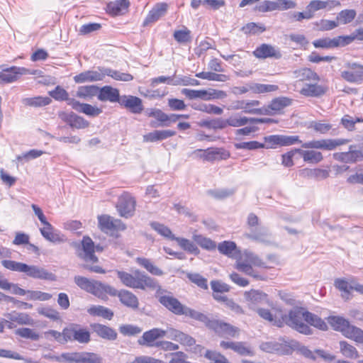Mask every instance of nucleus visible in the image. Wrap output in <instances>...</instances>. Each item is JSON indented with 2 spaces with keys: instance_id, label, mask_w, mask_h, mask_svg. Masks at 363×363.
Wrapping results in <instances>:
<instances>
[{
  "instance_id": "nucleus-55",
  "label": "nucleus",
  "mask_w": 363,
  "mask_h": 363,
  "mask_svg": "<svg viewBox=\"0 0 363 363\" xmlns=\"http://www.w3.org/2000/svg\"><path fill=\"white\" fill-rule=\"evenodd\" d=\"M118 330L124 336H136L143 331L142 328L132 324L121 325Z\"/></svg>"
},
{
  "instance_id": "nucleus-44",
  "label": "nucleus",
  "mask_w": 363,
  "mask_h": 363,
  "mask_svg": "<svg viewBox=\"0 0 363 363\" xmlns=\"http://www.w3.org/2000/svg\"><path fill=\"white\" fill-rule=\"evenodd\" d=\"M52 100L48 96H35L31 98H26L23 100V104L33 107H43L51 103Z\"/></svg>"
},
{
  "instance_id": "nucleus-41",
  "label": "nucleus",
  "mask_w": 363,
  "mask_h": 363,
  "mask_svg": "<svg viewBox=\"0 0 363 363\" xmlns=\"http://www.w3.org/2000/svg\"><path fill=\"white\" fill-rule=\"evenodd\" d=\"M339 345L340 351L344 357L352 359H355L359 357V352L353 345L346 341H340Z\"/></svg>"
},
{
  "instance_id": "nucleus-42",
  "label": "nucleus",
  "mask_w": 363,
  "mask_h": 363,
  "mask_svg": "<svg viewBox=\"0 0 363 363\" xmlns=\"http://www.w3.org/2000/svg\"><path fill=\"white\" fill-rule=\"evenodd\" d=\"M245 296L252 304L268 303L267 295L260 291L252 290L247 292Z\"/></svg>"
},
{
  "instance_id": "nucleus-25",
  "label": "nucleus",
  "mask_w": 363,
  "mask_h": 363,
  "mask_svg": "<svg viewBox=\"0 0 363 363\" xmlns=\"http://www.w3.org/2000/svg\"><path fill=\"white\" fill-rule=\"evenodd\" d=\"M333 157L340 162L345 163H354L363 160V152L360 150H352V146L350 150L346 152H336Z\"/></svg>"
},
{
  "instance_id": "nucleus-64",
  "label": "nucleus",
  "mask_w": 363,
  "mask_h": 363,
  "mask_svg": "<svg viewBox=\"0 0 363 363\" xmlns=\"http://www.w3.org/2000/svg\"><path fill=\"white\" fill-rule=\"evenodd\" d=\"M363 122V118L352 117L350 115H345L341 119L342 125L350 131L354 129L357 123Z\"/></svg>"
},
{
  "instance_id": "nucleus-60",
  "label": "nucleus",
  "mask_w": 363,
  "mask_h": 363,
  "mask_svg": "<svg viewBox=\"0 0 363 363\" xmlns=\"http://www.w3.org/2000/svg\"><path fill=\"white\" fill-rule=\"evenodd\" d=\"M315 29L320 31L331 30L339 26V23L336 21H330L322 19L313 23Z\"/></svg>"
},
{
  "instance_id": "nucleus-39",
  "label": "nucleus",
  "mask_w": 363,
  "mask_h": 363,
  "mask_svg": "<svg viewBox=\"0 0 363 363\" xmlns=\"http://www.w3.org/2000/svg\"><path fill=\"white\" fill-rule=\"evenodd\" d=\"M260 101L258 100H245L244 112L249 114L264 115L269 113L264 110V107L259 108Z\"/></svg>"
},
{
  "instance_id": "nucleus-45",
  "label": "nucleus",
  "mask_w": 363,
  "mask_h": 363,
  "mask_svg": "<svg viewBox=\"0 0 363 363\" xmlns=\"http://www.w3.org/2000/svg\"><path fill=\"white\" fill-rule=\"evenodd\" d=\"M196 77L209 81L225 82L229 79V77L223 74H217L212 72H201L196 74Z\"/></svg>"
},
{
  "instance_id": "nucleus-22",
  "label": "nucleus",
  "mask_w": 363,
  "mask_h": 363,
  "mask_svg": "<svg viewBox=\"0 0 363 363\" xmlns=\"http://www.w3.org/2000/svg\"><path fill=\"white\" fill-rule=\"evenodd\" d=\"M314 82L306 84L300 90V94L306 97H320L327 92L328 86L318 84V82Z\"/></svg>"
},
{
  "instance_id": "nucleus-12",
  "label": "nucleus",
  "mask_w": 363,
  "mask_h": 363,
  "mask_svg": "<svg viewBox=\"0 0 363 363\" xmlns=\"http://www.w3.org/2000/svg\"><path fill=\"white\" fill-rule=\"evenodd\" d=\"M166 333L164 330L158 328H152L145 332L138 340L139 345L145 347H156L155 342L157 339L165 337Z\"/></svg>"
},
{
  "instance_id": "nucleus-31",
  "label": "nucleus",
  "mask_w": 363,
  "mask_h": 363,
  "mask_svg": "<svg viewBox=\"0 0 363 363\" xmlns=\"http://www.w3.org/2000/svg\"><path fill=\"white\" fill-rule=\"evenodd\" d=\"M218 250L219 252L229 257L235 258L238 260L240 255H242L238 249L236 244L231 241H223L218 244Z\"/></svg>"
},
{
  "instance_id": "nucleus-40",
  "label": "nucleus",
  "mask_w": 363,
  "mask_h": 363,
  "mask_svg": "<svg viewBox=\"0 0 363 363\" xmlns=\"http://www.w3.org/2000/svg\"><path fill=\"white\" fill-rule=\"evenodd\" d=\"M340 5V3L335 0H313L311 1L308 4L309 9L313 10L314 12L325 8L332 9Z\"/></svg>"
},
{
  "instance_id": "nucleus-27",
  "label": "nucleus",
  "mask_w": 363,
  "mask_h": 363,
  "mask_svg": "<svg viewBox=\"0 0 363 363\" xmlns=\"http://www.w3.org/2000/svg\"><path fill=\"white\" fill-rule=\"evenodd\" d=\"M291 102L292 99L290 98L285 96L277 97L273 99L267 106H264V110L269 112V113H264V115L272 116L290 106Z\"/></svg>"
},
{
  "instance_id": "nucleus-48",
  "label": "nucleus",
  "mask_w": 363,
  "mask_h": 363,
  "mask_svg": "<svg viewBox=\"0 0 363 363\" xmlns=\"http://www.w3.org/2000/svg\"><path fill=\"white\" fill-rule=\"evenodd\" d=\"M335 286L342 292V297L345 299H349L350 291L353 290V286L342 279L335 280Z\"/></svg>"
},
{
  "instance_id": "nucleus-58",
  "label": "nucleus",
  "mask_w": 363,
  "mask_h": 363,
  "mask_svg": "<svg viewBox=\"0 0 363 363\" xmlns=\"http://www.w3.org/2000/svg\"><path fill=\"white\" fill-rule=\"evenodd\" d=\"M49 94L57 101H66L68 105L70 100H74V99L69 98L67 91L60 86H56L54 90L49 91Z\"/></svg>"
},
{
  "instance_id": "nucleus-9",
  "label": "nucleus",
  "mask_w": 363,
  "mask_h": 363,
  "mask_svg": "<svg viewBox=\"0 0 363 363\" xmlns=\"http://www.w3.org/2000/svg\"><path fill=\"white\" fill-rule=\"evenodd\" d=\"M159 302L172 313L177 315H184L187 307L170 294L160 296Z\"/></svg>"
},
{
  "instance_id": "nucleus-23",
  "label": "nucleus",
  "mask_w": 363,
  "mask_h": 363,
  "mask_svg": "<svg viewBox=\"0 0 363 363\" xmlns=\"http://www.w3.org/2000/svg\"><path fill=\"white\" fill-rule=\"evenodd\" d=\"M104 69L105 68H99V71L89 70L82 72L76 75L74 79L77 83L101 81L105 77Z\"/></svg>"
},
{
  "instance_id": "nucleus-6",
  "label": "nucleus",
  "mask_w": 363,
  "mask_h": 363,
  "mask_svg": "<svg viewBox=\"0 0 363 363\" xmlns=\"http://www.w3.org/2000/svg\"><path fill=\"white\" fill-rule=\"evenodd\" d=\"M345 69L341 71V77L350 83L360 84L363 82V65L357 62H347Z\"/></svg>"
},
{
  "instance_id": "nucleus-56",
  "label": "nucleus",
  "mask_w": 363,
  "mask_h": 363,
  "mask_svg": "<svg viewBox=\"0 0 363 363\" xmlns=\"http://www.w3.org/2000/svg\"><path fill=\"white\" fill-rule=\"evenodd\" d=\"M193 239L202 248H204V249H206L208 250H215L216 247V244L214 241H213L210 238L203 237L201 235L194 234L193 235Z\"/></svg>"
},
{
  "instance_id": "nucleus-2",
  "label": "nucleus",
  "mask_w": 363,
  "mask_h": 363,
  "mask_svg": "<svg viewBox=\"0 0 363 363\" xmlns=\"http://www.w3.org/2000/svg\"><path fill=\"white\" fill-rule=\"evenodd\" d=\"M349 142L347 139H323L311 140L302 143L298 135H280V146H290L295 144H301L305 149H321L332 150L337 146L345 145Z\"/></svg>"
},
{
  "instance_id": "nucleus-34",
  "label": "nucleus",
  "mask_w": 363,
  "mask_h": 363,
  "mask_svg": "<svg viewBox=\"0 0 363 363\" xmlns=\"http://www.w3.org/2000/svg\"><path fill=\"white\" fill-rule=\"evenodd\" d=\"M7 318L6 320H9L13 322H16L19 325H33L34 320L30 316L25 313H17L16 311L9 313L4 315Z\"/></svg>"
},
{
  "instance_id": "nucleus-36",
  "label": "nucleus",
  "mask_w": 363,
  "mask_h": 363,
  "mask_svg": "<svg viewBox=\"0 0 363 363\" xmlns=\"http://www.w3.org/2000/svg\"><path fill=\"white\" fill-rule=\"evenodd\" d=\"M299 175L303 178L324 179L329 176V172L322 169H308L305 168L300 171Z\"/></svg>"
},
{
  "instance_id": "nucleus-54",
  "label": "nucleus",
  "mask_w": 363,
  "mask_h": 363,
  "mask_svg": "<svg viewBox=\"0 0 363 363\" xmlns=\"http://www.w3.org/2000/svg\"><path fill=\"white\" fill-rule=\"evenodd\" d=\"M192 107L195 110L205 112V113H207L209 114L221 115L223 112V110L222 108L216 106L213 104H201L199 105L194 104L192 106Z\"/></svg>"
},
{
  "instance_id": "nucleus-8",
  "label": "nucleus",
  "mask_w": 363,
  "mask_h": 363,
  "mask_svg": "<svg viewBox=\"0 0 363 363\" xmlns=\"http://www.w3.org/2000/svg\"><path fill=\"white\" fill-rule=\"evenodd\" d=\"M65 335L68 341H77L80 343H87L90 340V333L78 325H70L65 328Z\"/></svg>"
},
{
  "instance_id": "nucleus-11",
  "label": "nucleus",
  "mask_w": 363,
  "mask_h": 363,
  "mask_svg": "<svg viewBox=\"0 0 363 363\" xmlns=\"http://www.w3.org/2000/svg\"><path fill=\"white\" fill-rule=\"evenodd\" d=\"M58 117L72 128L84 129L89 125V121L74 112L60 111Z\"/></svg>"
},
{
  "instance_id": "nucleus-38",
  "label": "nucleus",
  "mask_w": 363,
  "mask_h": 363,
  "mask_svg": "<svg viewBox=\"0 0 363 363\" xmlns=\"http://www.w3.org/2000/svg\"><path fill=\"white\" fill-rule=\"evenodd\" d=\"M130 5L128 0H117L110 2L108 6V11L113 15H120L126 11Z\"/></svg>"
},
{
  "instance_id": "nucleus-37",
  "label": "nucleus",
  "mask_w": 363,
  "mask_h": 363,
  "mask_svg": "<svg viewBox=\"0 0 363 363\" xmlns=\"http://www.w3.org/2000/svg\"><path fill=\"white\" fill-rule=\"evenodd\" d=\"M93 329L94 332L102 338L109 340H114L117 338V333L108 326L101 324H94Z\"/></svg>"
},
{
  "instance_id": "nucleus-52",
  "label": "nucleus",
  "mask_w": 363,
  "mask_h": 363,
  "mask_svg": "<svg viewBox=\"0 0 363 363\" xmlns=\"http://www.w3.org/2000/svg\"><path fill=\"white\" fill-rule=\"evenodd\" d=\"M357 13L354 9H345L341 11L337 16V22L339 24H347L352 22L355 16Z\"/></svg>"
},
{
  "instance_id": "nucleus-53",
  "label": "nucleus",
  "mask_w": 363,
  "mask_h": 363,
  "mask_svg": "<svg viewBox=\"0 0 363 363\" xmlns=\"http://www.w3.org/2000/svg\"><path fill=\"white\" fill-rule=\"evenodd\" d=\"M256 312L261 318L266 320H268L273 325H277L279 328L283 326V320H281V319L274 318L273 315L272 314L269 309L257 308L256 309Z\"/></svg>"
},
{
  "instance_id": "nucleus-13",
  "label": "nucleus",
  "mask_w": 363,
  "mask_h": 363,
  "mask_svg": "<svg viewBox=\"0 0 363 363\" xmlns=\"http://www.w3.org/2000/svg\"><path fill=\"white\" fill-rule=\"evenodd\" d=\"M100 229L108 233L114 230H123L125 225L119 219H116L108 215H103L98 217Z\"/></svg>"
},
{
  "instance_id": "nucleus-21",
  "label": "nucleus",
  "mask_w": 363,
  "mask_h": 363,
  "mask_svg": "<svg viewBox=\"0 0 363 363\" xmlns=\"http://www.w3.org/2000/svg\"><path fill=\"white\" fill-rule=\"evenodd\" d=\"M97 98L101 101L118 103L121 96L118 89L113 88L111 86H104L101 88H99Z\"/></svg>"
},
{
  "instance_id": "nucleus-24",
  "label": "nucleus",
  "mask_w": 363,
  "mask_h": 363,
  "mask_svg": "<svg viewBox=\"0 0 363 363\" xmlns=\"http://www.w3.org/2000/svg\"><path fill=\"white\" fill-rule=\"evenodd\" d=\"M118 103L121 106L129 108L134 113H140L143 110L142 100L137 96H121Z\"/></svg>"
},
{
  "instance_id": "nucleus-62",
  "label": "nucleus",
  "mask_w": 363,
  "mask_h": 363,
  "mask_svg": "<svg viewBox=\"0 0 363 363\" xmlns=\"http://www.w3.org/2000/svg\"><path fill=\"white\" fill-rule=\"evenodd\" d=\"M235 267L239 271L244 272L245 274L249 276H251L252 277L257 280L265 279V277L263 275H261L257 272H255L250 265H247L245 264H242V262H240L239 264H236Z\"/></svg>"
},
{
  "instance_id": "nucleus-32",
  "label": "nucleus",
  "mask_w": 363,
  "mask_h": 363,
  "mask_svg": "<svg viewBox=\"0 0 363 363\" xmlns=\"http://www.w3.org/2000/svg\"><path fill=\"white\" fill-rule=\"evenodd\" d=\"M294 77L298 82H318L320 77L309 68H301L294 72Z\"/></svg>"
},
{
  "instance_id": "nucleus-47",
  "label": "nucleus",
  "mask_w": 363,
  "mask_h": 363,
  "mask_svg": "<svg viewBox=\"0 0 363 363\" xmlns=\"http://www.w3.org/2000/svg\"><path fill=\"white\" fill-rule=\"evenodd\" d=\"M88 313L108 320H111L113 316V313L111 310L102 306H94L88 309Z\"/></svg>"
},
{
  "instance_id": "nucleus-19",
  "label": "nucleus",
  "mask_w": 363,
  "mask_h": 363,
  "mask_svg": "<svg viewBox=\"0 0 363 363\" xmlns=\"http://www.w3.org/2000/svg\"><path fill=\"white\" fill-rule=\"evenodd\" d=\"M267 121L264 118H247L242 116L239 113H235L226 119V123L227 126L241 127L248 123H262L267 122Z\"/></svg>"
},
{
  "instance_id": "nucleus-17",
  "label": "nucleus",
  "mask_w": 363,
  "mask_h": 363,
  "mask_svg": "<svg viewBox=\"0 0 363 363\" xmlns=\"http://www.w3.org/2000/svg\"><path fill=\"white\" fill-rule=\"evenodd\" d=\"M253 55L259 59L275 58L280 59L281 53L279 49L269 44L263 43L257 47L254 51Z\"/></svg>"
},
{
  "instance_id": "nucleus-5",
  "label": "nucleus",
  "mask_w": 363,
  "mask_h": 363,
  "mask_svg": "<svg viewBox=\"0 0 363 363\" xmlns=\"http://www.w3.org/2000/svg\"><path fill=\"white\" fill-rule=\"evenodd\" d=\"M328 322L335 330L340 331L350 339L359 343H363V330L350 323L345 318L340 316H331Z\"/></svg>"
},
{
  "instance_id": "nucleus-59",
  "label": "nucleus",
  "mask_w": 363,
  "mask_h": 363,
  "mask_svg": "<svg viewBox=\"0 0 363 363\" xmlns=\"http://www.w3.org/2000/svg\"><path fill=\"white\" fill-rule=\"evenodd\" d=\"M99 87L95 85L80 86L77 91V96L86 98L98 95Z\"/></svg>"
},
{
  "instance_id": "nucleus-33",
  "label": "nucleus",
  "mask_w": 363,
  "mask_h": 363,
  "mask_svg": "<svg viewBox=\"0 0 363 363\" xmlns=\"http://www.w3.org/2000/svg\"><path fill=\"white\" fill-rule=\"evenodd\" d=\"M296 151L302 157L303 161L308 163L317 164L323 159V155L320 152L313 150H306L301 148H296Z\"/></svg>"
},
{
  "instance_id": "nucleus-18",
  "label": "nucleus",
  "mask_w": 363,
  "mask_h": 363,
  "mask_svg": "<svg viewBox=\"0 0 363 363\" xmlns=\"http://www.w3.org/2000/svg\"><path fill=\"white\" fill-rule=\"evenodd\" d=\"M24 67H11L0 72V83H11L16 81L20 76L28 74Z\"/></svg>"
},
{
  "instance_id": "nucleus-35",
  "label": "nucleus",
  "mask_w": 363,
  "mask_h": 363,
  "mask_svg": "<svg viewBox=\"0 0 363 363\" xmlns=\"http://www.w3.org/2000/svg\"><path fill=\"white\" fill-rule=\"evenodd\" d=\"M184 315L203 323L208 328H211V325L214 320V319H211L207 315L194 310L188 306L186 307Z\"/></svg>"
},
{
  "instance_id": "nucleus-15",
  "label": "nucleus",
  "mask_w": 363,
  "mask_h": 363,
  "mask_svg": "<svg viewBox=\"0 0 363 363\" xmlns=\"http://www.w3.org/2000/svg\"><path fill=\"white\" fill-rule=\"evenodd\" d=\"M27 276L33 279L55 281L56 276L46 269L37 265H28L26 264L24 272Z\"/></svg>"
},
{
  "instance_id": "nucleus-61",
  "label": "nucleus",
  "mask_w": 363,
  "mask_h": 363,
  "mask_svg": "<svg viewBox=\"0 0 363 363\" xmlns=\"http://www.w3.org/2000/svg\"><path fill=\"white\" fill-rule=\"evenodd\" d=\"M150 226L162 236L174 240L176 237L172 233L170 229L164 225L157 222H152Z\"/></svg>"
},
{
  "instance_id": "nucleus-29",
  "label": "nucleus",
  "mask_w": 363,
  "mask_h": 363,
  "mask_svg": "<svg viewBox=\"0 0 363 363\" xmlns=\"http://www.w3.org/2000/svg\"><path fill=\"white\" fill-rule=\"evenodd\" d=\"M167 9L168 5L166 3H160L156 4L154 8L149 12L143 22V26H146L150 23L158 21L161 17L165 15Z\"/></svg>"
},
{
  "instance_id": "nucleus-43",
  "label": "nucleus",
  "mask_w": 363,
  "mask_h": 363,
  "mask_svg": "<svg viewBox=\"0 0 363 363\" xmlns=\"http://www.w3.org/2000/svg\"><path fill=\"white\" fill-rule=\"evenodd\" d=\"M136 262L153 275L161 276L163 274L162 270L154 265L149 259L138 257Z\"/></svg>"
},
{
  "instance_id": "nucleus-10",
  "label": "nucleus",
  "mask_w": 363,
  "mask_h": 363,
  "mask_svg": "<svg viewBox=\"0 0 363 363\" xmlns=\"http://www.w3.org/2000/svg\"><path fill=\"white\" fill-rule=\"evenodd\" d=\"M245 236L247 238L265 245H272L274 243L272 233L264 227L250 230V232L245 233Z\"/></svg>"
},
{
  "instance_id": "nucleus-50",
  "label": "nucleus",
  "mask_w": 363,
  "mask_h": 363,
  "mask_svg": "<svg viewBox=\"0 0 363 363\" xmlns=\"http://www.w3.org/2000/svg\"><path fill=\"white\" fill-rule=\"evenodd\" d=\"M101 359L94 353L77 352L76 363H101Z\"/></svg>"
},
{
  "instance_id": "nucleus-51",
  "label": "nucleus",
  "mask_w": 363,
  "mask_h": 363,
  "mask_svg": "<svg viewBox=\"0 0 363 363\" xmlns=\"http://www.w3.org/2000/svg\"><path fill=\"white\" fill-rule=\"evenodd\" d=\"M105 76H109L118 81L130 82L133 79V77L128 73L121 72L110 68L104 69Z\"/></svg>"
},
{
  "instance_id": "nucleus-28",
  "label": "nucleus",
  "mask_w": 363,
  "mask_h": 363,
  "mask_svg": "<svg viewBox=\"0 0 363 363\" xmlns=\"http://www.w3.org/2000/svg\"><path fill=\"white\" fill-rule=\"evenodd\" d=\"M242 262L247 265H254L263 268H271L272 267L267 266L257 255L253 252L245 251L240 255L236 261V264Z\"/></svg>"
},
{
  "instance_id": "nucleus-57",
  "label": "nucleus",
  "mask_w": 363,
  "mask_h": 363,
  "mask_svg": "<svg viewBox=\"0 0 363 363\" xmlns=\"http://www.w3.org/2000/svg\"><path fill=\"white\" fill-rule=\"evenodd\" d=\"M260 349L267 352L282 353V351L284 350V345L277 342L271 341L262 343Z\"/></svg>"
},
{
  "instance_id": "nucleus-20",
  "label": "nucleus",
  "mask_w": 363,
  "mask_h": 363,
  "mask_svg": "<svg viewBox=\"0 0 363 363\" xmlns=\"http://www.w3.org/2000/svg\"><path fill=\"white\" fill-rule=\"evenodd\" d=\"M346 38L338 36L333 39L329 38H320L315 40L313 42V45L316 48H332L340 46H345L348 45V41Z\"/></svg>"
},
{
  "instance_id": "nucleus-3",
  "label": "nucleus",
  "mask_w": 363,
  "mask_h": 363,
  "mask_svg": "<svg viewBox=\"0 0 363 363\" xmlns=\"http://www.w3.org/2000/svg\"><path fill=\"white\" fill-rule=\"evenodd\" d=\"M95 251L101 252L103 251V247L100 245L95 246L89 237H84L81 247L77 250V256L86 262V264L82 265L84 269L95 273L104 274L105 270L101 267L89 264L98 262V257L94 254Z\"/></svg>"
},
{
  "instance_id": "nucleus-49",
  "label": "nucleus",
  "mask_w": 363,
  "mask_h": 363,
  "mask_svg": "<svg viewBox=\"0 0 363 363\" xmlns=\"http://www.w3.org/2000/svg\"><path fill=\"white\" fill-rule=\"evenodd\" d=\"M250 91L255 94H263L268 92H273L278 90L279 87L274 84H264L259 83H254L250 84Z\"/></svg>"
},
{
  "instance_id": "nucleus-46",
  "label": "nucleus",
  "mask_w": 363,
  "mask_h": 363,
  "mask_svg": "<svg viewBox=\"0 0 363 363\" xmlns=\"http://www.w3.org/2000/svg\"><path fill=\"white\" fill-rule=\"evenodd\" d=\"M147 115L150 117L156 118L159 122H160V124L159 125L155 124V123H151L152 127L169 126V124L167 123V114L160 109L152 108L147 113Z\"/></svg>"
},
{
  "instance_id": "nucleus-30",
  "label": "nucleus",
  "mask_w": 363,
  "mask_h": 363,
  "mask_svg": "<svg viewBox=\"0 0 363 363\" xmlns=\"http://www.w3.org/2000/svg\"><path fill=\"white\" fill-rule=\"evenodd\" d=\"M118 298L121 303L128 308L137 309L139 306V301L137 296L126 289L119 291Z\"/></svg>"
},
{
  "instance_id": "nucleus-14",
  "label": "nucleus",
  "mask_w": 363,
  "mask_h": 363,
  "mask_svg": "<svg viewBox=\"0 0 363 363\" xmlns=\"http://www.w3.org/2000/svg\"><path fill=\"white\" fill-rule=\"evenodd\" d=\"M210 329L213 330L221 337H237L240 333L238 328L218 320H213Z\"/></svg>"
},
{
  "instance_id": "nucleus-7",
  "label": "nucleus",
  "mask_w": 363,
  "mask_h": 363,
  "mask_svg": "<svg viewBox=\"0 0 363 363\" xmlns=\"http://www.w3.org/2000/svg\"><path fill=\"white\" fill-rule=\"evenodd\" d=\"M136 201L128 192H124L119 197L116 204V208L121 217L130 218L133 216L135 210Z\"/></svg>"
},
{
  "instance_id": "nucleus-16",
  "label": "nucleus",
  "mask_w": 363,
  "mask_h": 363,
  "mask_svg": "<svg viewBox=\"0 0 363 363\" xmlns=\"http://www.w3.org/2000/svg\"><path fill=\"white\" fill-rule=\"evenodd\" d=\"M40 231L43 238L51 242L60 244L67 241L66 237L55 230L49 222L45 223Z\"/></svg>"
},
{
  "instance_id": "nucleus-4",
  "label": "nucleus",
  "mask_w": 363,
  "mask_h": 363,
  "mask_svg": "<svg viewBox=\"0 0 363 363\" xmlns=\"http://www.w3.org/2000/svg\"><path fill=\"white\" fill-rule=\"evenodd\" d=\"M116 273L122 284L127 287L145 290L155 289L157 286L153 279L139 270H135L133 274L123 271H117Z\"/></svg>"
},
{
  "instance_id": "nucleus-1",
  "label": "nucleus",
  "mask_w": 363,
  "mask_h": 363,
  "mask_svg": "<svg viewBox=\"0 0 363 363\" xmlns=\"http://www.w3.org/2000/svg\"><path fill=\"white\" fill-rule=\"evenodd\" d=\"M281 320L283 323H286L291 328L306 335L311 333V329L306 323L322 330L328 328L326 323L318 315L299 308L291 310L289 315H285Z\"/></svg>"
},
{
  "instance_id": "nucleus-63",
  "label": "nucleus",
  "mask_w": 363,
  "mask_h": 363,
  "mask_svg": "<svg viewBox=\"0 0 363 363\" xmlns=\"http://www.w3.org/2000/svg\"><path fill=\"white\" fill-rule=\"evenodd\" d=\"M174 240L178 242L182 249L190 253L196 255L199 252L198 247L189 240L181 238H175Z\"/></svg>"
},
{
  "instance_id": "nucleus-26",
  "label": "nucleus",
  "mask_w": 363,
  "mask_h": 363,
  "mask_svg": "<svg viewBox=\"0 0 363 363\" xmlns=\"http://www.w3.org/2000/svg\"><path fill=\"white\" fill-rule=\"evenodd\" d=\"M69 105L75 111L79 113H83L89 116H97L102 112V110L96 106H93L88 104L80 103L77 100H70Z\"/></svg>"
}]
</instances>
